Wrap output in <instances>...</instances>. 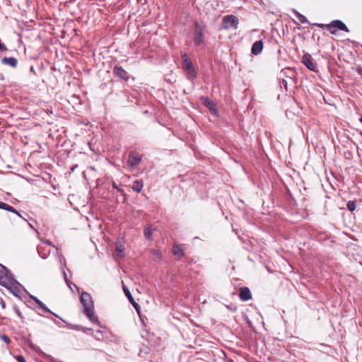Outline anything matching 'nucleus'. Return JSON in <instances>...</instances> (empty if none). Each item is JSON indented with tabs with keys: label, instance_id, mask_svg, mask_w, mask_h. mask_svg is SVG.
I'll use <instances>...</instances> for the list:
<instances>
[{
	"label": "nucleus",
	"instance_id": "12",
	"mask_svg": "<svg viewBox=\"0 0 362 362\" xmlns=\"http://www.w3.org/2000/svg\"><path fill=\"white\" fill-rule=\"evenodd\" d=\"M115 73L119 78L125 81L129 78V74L120 66H115Z\"/></svg>",
	"mask_w": 362,
	"mask_h": 362
},
{
	"label": "nucleus",
	"instance_id": "22",
	"mask_svg": "<svg viewBox=\"0 0 362 362\" xmlns=\"http://www.w3.org/2000/svg\"><path fill=\"white\" fill-rule=\"evenodd\" d=\"M0 339L7 344L11 342L10 338L6 334L0 335Z\"/></svg>",
	"mask_w": 362,
	"mask_h": 362
},
{
	"label": "nucleus",
	"instance_id": "7",
	"mask_svg": "<svg viewBox=\"0 0 362 362\" xmlns=\"http://www.w3.org/2000/svg\"><path fill=\"white\" fill-rule=\"evenodd\" d=\"M301 62L310 71H315L316 66L313 62V59L309 54H305L302 57Z\"/></svg>",
	"mask_w": 362,
	"mask_h": 362
},
{
	"label": "nucleus",
	"instance_id": "15",
	"mask_svg": "<svg viewBox=\"0 0 362 362\" xmlns=\"http://www.w3.org/2000/svg\"><path fill=\"white\" fill-rule=\"evenodd\" d=\"M0 209L6 210L8 211H11L13 213H16L19 215V213L11 206L4 202H0Z\"/></svg>",
	"mask_w": 362,
	"mask_h": 362
},
{
	"label": "nucleus",
	"instance_id": "3",
	"mask_svg": "<svg viewBox=\"0 0 362 362\" xmlns=\"http://www.w3.org/2000/svg\"><path fill=\"white\" fill-rule=\"evenodd\" d=\"M181 58L183 61V69L186 71L187 78L193 81L197 77L193 64L186 53L182 54Z\"/></svg>",
	"mask_w": 362,
	"mask_h": 362
},
{
	"label": "nucleus",
	"instance_id": "24",
	"mask_svg": "<svg viewBox=\"0 0 362 362\" xmlns=\"http://www.w3.org/2000/svg\"><path fill=\"white\" fill-rule=\"evenodd\" d=\"M16 358L18 362H25V358L21 355L17 356Z\"/></svg>",
	"mask_w": 362,
	"mask_h": 362
},
{
	"label": "nucleus",
	"instance_id": "25",
	"mask_svg": "<svg viewBox=\"0 0 362 362\" xmlns=\"http://www.w3.org/2000/svg\"><path fill=\"white\" fill-rule=\"evenodd\" d=\"M282 83L285 87V88L287 90V81L284 79H283Z\"/></svg>",
	"mask_w": 362,
	"mask_h": 362
},
{
	"label": "nucleus",
	"instance_id": "16",
	"mask_svg": "<svg viewBox=\"0 0 362 362\" xmlns=\"http://www.w3.org/2000/svg\"><path fill=\"white\" fill-rule=\"evenodd\" d=\"M115 252H116L117 255L120 257H124V252L123 246L122 245H117V243H116L115 247Z\"/></svg>",
	"mask_w": 362,
	"mask_h": 362
},
{
	"label": "nucleus",
	"instance_id": "9",
	"mask_svg": "<svg viewBox=\"0 0 362 362\" xmlns=\"http://www.w3.org/2000/svg\"><path fill=\"white\" fill-rule=\"evenodd\" d=\"M203 104L206 107L212 114H216V104L210 100L207 97H202L201 98Z\"/></svg>",
	"mask_w": 362,
	"mask_h": 362
},
{
	"label": "nucleus",
	"instance_id": "21",
	"mask_svg": "<svg viewBox=\"0 0 362 362\" xmlns=\"http://www.w3.org/2000/svg\"><path fill=\"white\" fill-rule=\"evenodd\" d=\"M34 300L40 308L43 309L44 310L48 313H50V310L45 306V305L42 301H40L39 299L36 298H35Z\"/></svg>",
	"mask_w": 362,
	"mask_h": 362
},
{
	"label": "nucleus",
	"instance_id": "28",
	"mask_svg": "<svg viewBox=\"0 0 362 362\" xmlns=\"http://www.w3.org/2000/svg\"><path fill=\"white\" fill-rule=\"evenodd\" d=\"M359 121H360L361 123H362V115L360 117Z\"/></svg>",
	"mask_w": 362,
	"mask_h": 362
},
{
	"label": "nucleus",
	"instance_id": "13",
	"mask_svg": "<svg viewBox=\"0 0 362 362\" xmlns=\"http://www.w3.org/2000/svg\"><path fill=\"white\" fill-rule=\"evenodd\" d=\"M1 62L4 64L8 65L13 68H15L18 65V60L14 57H4L1 59Z\"/></svg>",
	"mask_w": 362,
	"mask_h": 362
},
{
	"label": "nucleus",
	"instance_id": "2",
	"mask_svg": "<svg viewBox=\"0 0 362 362\" xmlns=\"http://www.w3.org/2000/svg\"><path fill=\"white\" fill-rule=\"evenodd\" d=\"M313 25H316L320 28L325 29L332 35L336 34L337 30L345 31L346 33L349 32L348 27L341 20H334L328 24L314 23Z\"/></svg>",
	"mask_w": 362,
	"mask_h": 362
},
{
	"label": "nucleus",
	"instance_id": "5",
	"mask_svg": "<svg viewBox=\"0 0 362 362\" xmlns=\"http://www.w3.org/2000/svg\"><path fill=\"white\" fill-rule=\"evenodd\" d=\"M238 25V18L237 16L234 15H228L226 16L223 18V28L224 29H230L234 28L236 29Z\"/></svg>",
	"mask_w": 362,
	"mask_h": 362
},
{
	"label": "nucleus",
	"instance_id": "8",
	"mask_svg": "<svg viewBox=\"0 0 362 362\" xmlns=\"http://www.w3.org/2000/svg\"><path fill=\"white\" fill-rule=\"evenodd\" d=\"M123 290H124V292L126 295V296L127 297L128 300H129V302L132 303V305H133V307L135 308V310H136L137 313L139 315H140V311H141V307L140 305L134 300L131 292L129 291V290L127 288V287L126 286H123Z\"/></svg>",
	"mask_w": 362,
	"mask_h": 362
},
{
	"label": "nucleus",
	"instance_id": "27",
	"mask_svg": "<svg viewBox=\"0 0 362 362\" xmlns=\"http://www.w3.org/2000/svg\"><path fill=\"white\" fill-rule=\"evenodd\" d=\"M46 243H47V245H52V244H51V243H50L49 241H48V240H47V241H46Z\"/></svg>",
	"mask_w": 362,
	"mask_h": 362
},
{
	"label": "nucleus",
	"instance_id": "10",
	"mask_svg": "<svg viewBox=\"0 0 362 362\" xmlns=\"http://www.w3.org/2000/svg\"><path fill=\"white\" fill-rule=\"evenodd\" d=\"M239 298L243 301H247L252 298L250 290L247 287H243L240 290Z\"/></svg>",
	"mask_w": 362,
	"mask_h": 362
},
{
	"label": "nucleus",
	"instance_id": "4",
	"mask_svg": "<svg viewBox=\"0 0 362 362\" xmlns=\"http://www.w3.org/2000/svg\"><path fill=\"white\" fill-rule=\"evenodd\" d=\"M194 26L195 30L193 38L194 42L196 46H199L204 42V36L206 27L204 25H199L197 22H195Z\"/></svg>",
	"mask_w": 362,
	"mask_h": 362
},
{
	"label": "nucleus",
	"instance_id": "17",
	"mask_svg": "<svg viewBox=\"0 0 362 362\" xmlns=\"http://www.w3.org/2000/svg\"><path fill=\"white\" fill-rule=\"evenodd\" d=\"M173 253L175 255H177L179 257H181L184 255L182 250L178 245H173Z\"/></svg>",
	"mask_w": 362,
	"mask_h": 362
},
{
	"label": "nucleus",
	"instance_id": "20",
	"mask_svg": "<svg viewBox=\"0 0 362 362\" xmlns=\"http://www.w3.org/2000/svg\"><path fill=\"white\" fill-rule=\"evenodd\" d=\"M346 207L350 211H354L356 207V202L352 200L349 201L346 204Z\"/></svg>",
	"mask_w": 362,
	"mask_h": 362
},
{
	"label": "nucleus",
	"instance_id": "1",
	"mask_svg": "<svg viewBox=\"0 0 362 362\" xmlns=\"http://www.w3.org/2000/svg\"><path fill=\"white\" fill-rule=\"evenodd\" d=\"M81 302L83 305V313L92 322L97 321L94 315L93 303L90 295L86 292H83L81 295Z\"/></svg>",
	"mask_w": 362,
	"mask_h": 362
},
{
	"label": "nucleus",
	"instance_id": "19",
	"mask_svg": "<svg viewBox=\"0 0 362 362\" xmlns=\"http://www.w3.org/2000/svg\"><path fill=\"white\" fill-rule=\"evenodd\" d=\"M294 13H296V17L301 23H306L308 22L307 18L303 14L300 13L296 11H294Z\"/></svg>",
	"mask_w": 362,
	"mask_h": 362
},
{
	"label": "nucleus",
	"instance_id": "14",
	"mask_svg": "<svg viewBox=\"0 0 362 362\" xmlns=\"http://www.w3.org/2000/svg\"><path fill=\"white\" fill-rule=\"evenodd\" d=\"M144 186L142 180H136L133 182L132 189L136 192H141Z\"/></svg>",
	"mask_w": 362,
	"mask_h": 362
},
{
	"label": "nucleus",
	"instance_id": "6",
	"mask_svg": "<svg viewBox=\"0 0 362 362\" xmlns=\"http://www.w3.org/2000/svg\"><path fill=\"white\" fill-rule=\"evenodd\" d=\"M142 158V156L136 151H131L129 153L127 159V165L131 168H136L139 165Z\"/></svg>",
	"mask_w": 362,
	"mask_h": 362
},
{
	"label": "nucleus",
	"instance_id": "26",
	"mask_svg": "<svg viewBox=\"0 0 362 362\" xmlns=\"http://www.w3.org/2000/svg\"><path fill=\"white\" fill-rule=\"evenodd\" d=\"M114 187H115V189H117L118 191H119V187L115 184L114 185Z\"/></svg>",
	"mask_w": 362,
	"mask_h": 362
},
{
	"label": "nucleus",
	"instance_id": "18",
	"mask_svg": "<svg viewBox=\"0 0 362 362\" xmlns=\"http://www.w3.org/2000/svg\"><path fill=\"white\" fill-rule=\"evenodd\" d=\"M152 233H153V229L150 226L145 228L144 235L146 239L151 240L152 239Z\"/></svg>",
	"mask_w": 362,
	"mask_h": 362
},
{
	"label": "nucleus",
	"instance_id": "11",
	"mask_svg": "<svg viewBox=\"0 0 362 362\" xmlns=\"http://www.w3.org/2000/svg\"><path fill=\"white\" fill-rule=\"evenodd\" d=\"M263 49V42L262 40L255 41L251 48V52L254 55L259 54Z\"/></svg>",
	"mask_w": 362,
	"mask_h": 362
},
{
	"label": "nucleus",
	"instance_id": "23",
	"mask_svg": "<svg viewBox=\"0 0 362 362\" xmlns=\"http://www.w3.org/2000/svg\"><path fill=\"white\" fill-rule=\"evenodd\" d=\"M153 254L155 255V257H156L158 259H160L161 257H162L160 252L159 250H154L153 251Z\"/></svg>",
	"mask_w": 362,
	"mask_h": 362
}]
</instances>
